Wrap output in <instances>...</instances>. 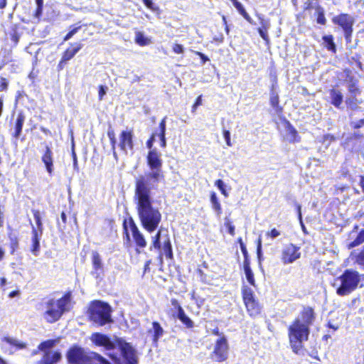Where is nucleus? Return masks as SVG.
I'll return each instance as SVG.
<instances>
[{
    "label": "nucleus",
    "mask_w": 364,
    "mask_h": 364,
    "mask_svg": "<svg viewBox=\"0 0 364 364\" xmlns=\"http://www.w3.org/2000/svg\"><path fill=\"white\" fill-rule=\"evenodd\" d=\"M146 161L150 171L135 178L133 201L141 226L151 233L156 230L162 218L159 209L154 206L152 191L165 176L161 154L157 149L149 150Z\"/></svg>",
    "instance_id": "nucleus-1"
},
{
    "label": "nucleus",
    "mask_w": 364,
    "mask_h": 364,
    "mask_svg": "<svg viewBox=\"0 0 364 364\" xmlns=\"http://www.w3.org/2000/svg\"><path fill=\"white\" fill-rule=\"evenodd\" d=\"M289 343L292 352L299 355H304L306 350L304 343L310 335V328L300 323L299 318H295L287 328Z\"/></svg>",
    "instance_id": "nucleus-2"
},
{
    "label": "nucleus",
    "mask_w": 364,
    "mask_h": 364,
    "mask_svg": "<svg viewBox=\"0 0 364 364\" xmlns=\"http://www.w3.org/2000/svg\"><path fill=\"white\" fill-rule=\"evenodd\" d=\"M72 292L68 291L64 294L55 300L50 299L46 303V310L43 313V317L49 323L58 321L65 311H69L68 306L70 304Z\"/></svg>",
    "instance_id": "nucleus-3"
},
{
    "label": "nucleus",
    "mask_w": 364,
    "mask_h": 364,
    "mask_svg": "<svg viewBox=\"0 0 364 364\" xmlns=\"http://www.w3.org/2000/svg\"><path fill=\"white\" fill-rule=\"evenodd\" d=\"M112 309L104 301L95 300L91 302L89 307V318L100 326L112 322Z\"/></svg>",
    "instance_id": "nucleus-4"
},
{
    "label": "nucleus",
    "mask_w": 364,
    "mask_h": 364,
    "mask_svg": "<svg viewBox=\"0 0 364 364\" xmlns=\"http://www.w3.org/2000/svg\"><path fill=\"white\" fill-rule=\"evenodd\" d=\"M338 279L341 284L336 289V294L343 296L350 294L358 287L360 274L356 270L347 269L338 277Z\"/></svg>",
    "instance_id": "nucleus-5"
},
{
    "label": "nucleus",
    "mask_w": 364,
    "mask_h": 364,
    "mask_svg": "<svg viewBox=\"0 0 364 364\" xmlns=\"http://www.w3.org/2000/svg\"><path fill=\"white\" fill-rule=\"evenodd\" d=\"M124 234L128 242L130 240L128 227L130 228L133 241L135 244V251L136 253L140 254L141 250H144L146 245L147 242L144 235L141 232L134 219L132 217L125 218L122 223Z\"/></svg>",
    "instance_id": "nucleus-6"
},
{
    "label": "nucleus",
    "mask_w": 364,
    "mask_h": 364,
    "mask_svg": "<svg viewBox=\"0 0 364 364\" xmlns=\"http://www.w3.org/2000/svg\"><path fill=\"white\" fill-rule=\"evenodd\" d=\"M331 21L334 25L343 30L346 43H350L355 23L353 16L347 13H341L333 16Z\"/></svg>",
    "instance_id": "nucleus-7"
},
{
    "label": "nucleus",
    "mask_w": 364,
    "mask_h": 364,
    "mask_svg": "<svg viewBox=\"0 0 364 364\" xmlns=\"http://www.w3.org/2000/svg\"><path fill=\"white\" fill-rule=\"evenodd\" d=\"M242 298L247 312L250 317L255 318L261 314L262 306L250 288L244 287L242 289Z\"/></svg>",
    "instance_id": "nucleus-8"
},
{
    "label": "nucleus",
    "mask_w": 364,
    "mask_h": 364,
    "mask_svg": "<svg viewBox=\"0 0 364 364\" xmlns=\"http://www.w3.org/2000/svg\"><path fill=\"white\" fill-rule=\"evenodd\" d=\"M229 344L225 336L219 337L215 343L213 350L211 352L210 359L217 363H223L228 360Z\"/></svg>",
    "instance_id": "nucleus-9"
},
{
    "label": "nucleus",
    "mask_w": 364,
    "mask_h": 364,
    "mask_svg": "<svg viewBox=\"0 0 364 364\" xmlns=\"http://www.w3.org/2000/svg\"><path fill=\"white\" fill-rule=\"evenodd\" d=\"M66 357L69 364H89L90 358L84 349L77 346L70 347L67 353Z\"/></svg>",
    "instance_id": "nucleus-10"
},
{
    "label": "nucleus",
    "mask_w": 364,
    "mask_h": 364,
    "mask_svg": "<svg viewBox=\"0 0 364 364\" xmlns=\"http://www.w3.org/2000/svg\"><path fill=\"white\" fill-rule=\"evenodd\" d=\"M161 230H159L156 235L151 237V245L150 247V250L154 248V250H160L162 248L166 257L168 259H172L173 258V254L171 240L168 237L164 241L163 245L161 246Z\"/></svg>",
    "instance_id": "nucleus-11"
},
{
    "label": "nucleus",
    "mask_w": 364,
    "mask_h": 364,
    "mask_svg": "<svg viewBox=\"0 0 364 364\" xmlns=\"http://www.w3.org/2000/svg\"><path fill=\"white\" fill-rule=\"evenodd\" d=\"M300 247L293 243H289L281 252V261L284 264H291L301 257Z\"/></svg>",
    "instance_id": "nucleus-12"
},
{
    "label": "nucleus",
    "mask_w": 364,
    "mask_h": 364,
    "mask_svg": "<svg viewBox=\"0 0 364 364\" xmlns=\"http://www.w3.org/2000/svg\"><path fill=\"white\" fill-rule=\"evenodd\" d=\"M117 344L119 346L123 358L126 360L127 364H136L137 358L135 350L130 343L126 342L122 338L117 340Z\"/></svg>",
    "instance_id": "nucleus-13"
},
{
    "label": "nucleus",
    "mask_w": 364,
    "mask_h": 364,
    "mask_svg": "<svg viewBox=\"0 0 364 364\" xmlns=\"http://www.w3.org/2000/svg\"><path fill=\"white\" fill-rule=\"evenodd\" d=\"M82 45L80 43L72 44L70 47L65 49L63 53L61 58L57 65L58 71L63 70L68 62L74 58V56L80 50Z\"/></svg>",
    "instance_id": "nucleus-14"
},
{
    "label": "nucleus",
    "mask_w": 364,
    "mask_h": 364,
    "mask_svg": "<svg viewBox=\"0 0 364 364\" xmlns=\"http://www.w3.org/2000/svg\"><path fill=\"white\" fill-rule=\"evenodd\" d=\"M118 146L121 151L127 154L128 150L134 149V133L132 129L122 130L119 136Z\"/></svg>",
    "instance_id": "nucleus-15"
},
{
    "label": "nucleus",
    "mask_w": 364,
    "mask_h": 364,
    "mask_svg": "<svg viewBox=\"0 0 364 364\" xmlns=\"http://www.w3.org/2000/svg\"><path fill=\"white\" fill-rule=\"evenodd\" d=\"M298 318L300 323L310 328L316 319V313L314 308L311 306H303Z\"/></svg>",
    "instance_id": "nucleus-16"
},
{
    "label": "nucleus",
    "mask_w": 364,
    "mask_h": 364,
    "mask_svg": "<svg viewBox=\"0 0 364 364\" xmlns=\"http://www.w3.org/2000/svg\"><path fill=\"white\" fill-rule=\"evenodd\" d=\"M92 341L96 346H103L107 350H113L115 348L114 343L110 341L109 338L100 333H93Z\"/></svg>",
    "instance_id": "nucleus-17"
},
{
    "label": "nucleus",
    "mask_w": 364,
    "mask_h": 364,
    "mask_svg": "<svg viewBox=\"0 0 364 364\" xmlns=\"http://www.w3.org/2000/svg\"><path fill=\"white\" fill-rule=\"evenodd\" d=\"M42 235L43 231L36 230L35 227H32L30 251L34 256H38L39 255L41 250L40 240Z\"/></svg>",
    "instance_id": "nucleus-18"
},
{
    "label": "nucleus",
    "mask_w": 364,
    "mask_h": 364,
    "mask_svg": "<svg viewBox=\"0 0 364 364\" xmlns=\"http://www.w3.org/2000/svg\"><path fill=\"white\" fill-rule=\"evenodd\" d=\"M91 262L92 265V274L96 275V277L103 274L104 265L101 255L97 251H92L91 255Z\"/></svg>",
    "instance_id": "nucleus-19"
},
{
    "label": "nucleus",
    "mask_w": 364,
    "mask_h": 364,
    "mask_svg": "<svg viewBox=\"0 0 364 364\" xmlns=\"http://www.w3.org/2000/svg\"><path fill=\"white\" fill-rule=\"evenodd\" d=\"M41 161L44 164L47 172L49 175H52L53 172V153L48 146H46L44 153L41 156Z\"/></svg>",
    "instance_id": "nucleus-20"
},
{
    "label": "nucleus",
    "mask_w": 364,
    "mask_h": 364,
    "mask_svg": "<svg viewBox=\"0 0 364 364\" xmlns=\"http://www.w3.org/2000/svg\"><path fill=\"white\" fill-rule=\"evenodd\" d=\"M61 353L58 351H46L37 364H55L61 360Z\"/></svg>",
    "instance_id": "nucleus-21"
},
{
    "label": "nucleus",
    "mask_w": 364,
    "mask_h": 364,
    "mask_svg": "<svg viewBox=\"0 0 364 364\" xmlns=\"http://www.w3.org/2000/svg\"><path fill=\"white\" fill-rule=\"evenodd\" d=\"M330 103L337 109H341L343 102V95L338 89L333 87L329 90Z\"/></svg>",
    "instance_id": "nucleus-22"
},
{
    "label": "nucleus",
    "mask_w": 364,
    "mask_h": 364,
    "mask_svg": "<svg viewBox=\"0 0 364 364\" xmlns=\"http://www.w3.org/2000/svg\"><path fill=\"white\" fill-rule=\"evenodd\" d=\"M345 73L347 75L348 85V90L349 95H360L361 90L358 85V80L355 78L353 76H350V70L349 69L345 70Z\"/></svg>",
    "instance_id": "nucleus-23"
},
{
    "label": "nucleus",
    "mask_w": 364,
    "mask_h": 364,
    "mask_svg": "<svg viewBox=\"0 0 364 364\" xmlns=\"http://www.w3.org/2000/svg\"><path fill=\"white\" fill-rule=\"evenodd\" d=\"M151 324L152 328L149 329L148 332L151 333L152 343L156 344L164 334V330L158 321H153Z\"/></svg>",
    "instance_id": "nucleus-24"
},
{
    "label": "nucleus",
    "mask_w": 364,
    "mask_h": 364,
    "mask_svg": "<svg viewBox=\"0 0 364 364\" xmlns=\"http://www.w3.org/2000/svg\"><path fill=\"white\" fill-rule=\"evenodd\" d=\"M282 124L284 125L288 134L290 136L289 141L291 143H295L300 141V136L298 134L297 130L294 127V126L290 123L289 120H287L285 117L282 119Z\"/></svg>",
    "instance_id": "nucleus-25"
},
{
    "label": "nucleus",
    "mask_w": 364,
    "mask_h": 364,
    "mask_svg": "<svg viewBox=\"0 0 364 364\" xmlns=\"http://www.w3.org/2000/svg\"><path fill=\"white\" fill-rule=\"evenodd\" d=\"M24 121V114L23 113V112H18L14 123V132L12 134V136L14 138L18 139L21 134Z\"/></svg>",
    "instance_id": "nucleus-26"
},
{
    "label": "nucleus",
    "mask_w": 364,
    "mask_h": 364,
    "mask_svg": "<svg viewBox=\"0 0 364 364\" xmlns=\"http://www.w3.org/2000/svg\"><path fill=\"white\" fill-rule=\"evenodd\" d=\"M8 239L10 254L15 255L19 247V238L16 233L10 232L8 233Z\"/></svg>",
    "instance_id": "nucleus-27"
},
{
    "label": "nucleus",
    "mask_w": 364,
    "mask_h": 364,
    "mask_svg": "<svg viewBox=\"0 0 364 364\" xmlns=\"http://www.w3.org/2000/svg\"><path fill=\"white\" fill-rule=\"evenodd\" d=\"M323 44L325 48L332 53L337 51L336 45L334 42V38L332 34L325 35L322 37Z\"/></svg>",
    "instance_id": "nucleus-28"
},
{
    "label": "nucleus",
    "mask_w": 364,
    "mask_h": 364,
    "mask_svg": "<svg viewBox=\"0 0 364 364\" xmlns=\"http://www.w3.org/2000/svg\"><path fill=\"white\" fill-rule=\"evenodd\" d=\"M358 95H349L348 97L346 98L345 102L347 108L350 110L356 111L359 108V105L362 103L361 100H358L357 98Z\"/></svg>",
    "instance_id": "nucleus-29"
},
{
    "label": "nucleus",
    "mask_w": 364,
    "mask_h": 364,
    "mask_svg": "<svg viewBox=\"0 0 364 364\" xmlns=\"http://www.w3.org/2000/svg\"><path fill=\"white\" fill-rule=\"evenodd\" d=\"M171 316L178 318L186 328L191 329L194 327V322L186 315L185 311L179 314H172Z\"/></svg>",
    "instance_id": "nucleus-30"
},
{
    "label": "nucleus",
    "mask_w": 364,
    "mask_h": 364,
    "mask_svg": "<svg viewBox=\"0 0 364 364\" xmlns=\"http://www.w3.org/2000/svg\"><path fill=\"white\" fill-rule=\"evenodd\" d=\"M364 140V135L360 132H355L345 139L344 143L355 146L357 142Z\"/></svg>",
    "instance_id": "nucleus-31"
},
{
    "label": "nucleus",
    "mask_w": 364,
    "mask_h": 364,
    "mask_svg": "<svg viewBox=\"0 0 364 364\" xmlns=\"http://www.w3.org/2000/svg\"><path fill=\"white\" fill-rule=\"evenodd\" d=\"M60 341V337L55 339H48L42 341L37 347V350L43 351L44 353L49 351V349L53 348Z\"/></svg>",
    "instance_id": "nucleus-32"
},
{
    "label": "nucleus",
    "mask_w": 364,
    "mask_h": 364,
    "mask_svg": "<svg viewBox=\"0 0 364 364\" xmlns=\"http://www.w3.org/2000/svg\"><path fill=\"white\" fill-rule=\"evenodd\" d=\"M2 341L9 344L12 347H14L16 350H21L27 347V344L26 343L20 341L10 336H4L2 338Z\"/></svg>",
    "instance_id": "nucleus-33"
},
{
    "label": "nucleus",
    "mask_w": 364,
    "mask_h": 364,
    "mask_svg": "<svg viewBox=\"0 0 364 364\" xmlns=\"http://www.w3.org/2000/svg\"><path fill=\"white\" fill-rule=\"evenodd\" d=\"M364 243V229H361L356 237L347 245L348 249L358 247Z\"/></svg>",
    "instance_id": "nucleus-34"
},
{
    "label": "nucleus",
    "mask_w": 364,
    "mask_h": 364,
    "mask_svg": "<svg viewBox=\"0 0 364 364\" xmlns=\"http://www.w3.org/2000/svg\"><path fill=\"white\" fill-rule=\"evenodd\" d=\"M270 105L275 109L278 114H282L283 107L279 105V97L278 94L272 92L269 99Z\"/></svg>",
    "instance_id": "nucleus-35"
},
{
    "label": "nucleus",
    "mask_w": 364,
    "mask_h": 364,
    "mask_svg": "<svg viewBox=\"0 0 364 364\" xmlns=\"http://www.w3.org/2000/svg\"><path fill=\"white\" fill-rule=\"evenodd\" d=\"M316 9V23L319 25L324 26L326 24L327 20L325 16V11L324 9L321 5H317L315 7Z\"/></svg>",
    "instance_id": "nucleus-36"
},
{
    "label": "nucleus",
    "mask_w": 364,
    "mask_h": 364,
    "mask_svg": "<svg viewBox=\"0 0 364 364\" xmlns=\"http://www.w3.org/2000/svg\"><path fill=\"white\" fill-rule=\"evenodd\" d=\"M107 136H108L109 140V143H110V145H111V149H112V151L113 156L117 159V151H116L117 139H116V136H115V132H114L113 129L109 128L108 129V131H107Z\"/></svg>",
    "instance_id": "nucleus-37"
},
{
    "label": "nucleus",
    "mask_w": 364,
    "mask_h": 364,
    "mask_svg": "<svg viewBox=\"0 0 364 364\" xmlns=\"http://www.w3.org/2000/svg\"><path fill=\"white\" fill-rule=\"evenodd\" d=\"M210 202L212 203L213 209L216 213V215L220 216L222 214L223 210L221 204L217 197V195L215 192H212L210 193Z\"/></svg>",
    "instance_id": "nucleus-38"
},
{
    "label": "nucleus",
    "mask_w": 364,
    "mask_h": 364,
    "mask_svg": "<svg viewBox=\"0 0 364 364\" xmlns=\"http://www.w3.org/2000/svg\"><path fill=\"white\" fill-rule=\"evenodd\" d=\"M261 27L258 28L257 31L259 33L260 36L262 38V39L265 41L266 44L269 43V38L268 36L267 30L269 28V23L262 20L261 21Z\"/></svg>",
    "instance_id": "nucleus-39"
},
{
    "label": "nucleus",
    "mask_w": 364,
    "mask_h": 364,
    "mask_svg": "<svg viewBox=\"0 0 364 364\" xmlns=\"http://www.w3.org/2000/svg\"><path fill=\"white\" fill-rule=\"evenodd\" d=\"M234 6L236 8L237 11L242 16V17L249 23H252V18L250 16L247 14V12L244 9L243 6L240 2H239L237 0H230Z\"/></svg>",
    "instance_id": "nucleus-40"
},
{
    "label": "nucleus",
    "mask_w": 364,
    "mask_h": 364,
    "mask_svg": "<svg viewBox=\"0 0 364 364\" xmlns=\"http://www.w3.org/2000/svg\"><path fill=\"white\" fill-rule=\"evenodd\" d=\"M134 41L140 46H145L151 43V40L144 36V33L141 31L136 32Z\"/></svg>",
    "instance_id": "nucleus-41"
},
{
    "label": "nucleus",
    "mask_w": 364,
    "mask_h": 364,
    "mask_svg": "<svg viewBox=\"0 0 364 364\" xmlns=\"http://www.w3.org/2000/svg\"><path fill=\"white\" fill-rule=\"evenodd\" d=\"M354 263L359 266V267L364 270V245L359 250V252L353 257Z\"/></svg>",
    "instance_id": "nucleus-42"
},
{
    "label": "nucleus",
    "mask_w": 364,
    "mask_h": 364,
    "mask_svg": "<svg viewBox=\"0 0 364 364\" xmlns=\"http://www.w3.org/2000/svg\"><path fill=\"white\" fill-rule=\"evenodd\" d=\"M31 212L33 213V218H34V220H35V222L36 224V230L43 231V222H42V219H41V213L40 210L38 209H33L31 210Z\"/></svg>",
    "instance_id": "nucleus-43"
},
{
    "label": "nucleus",
    "mask_w": 364,
    "mask_h": 364,
    "mask_svg": "<svg viewBox=\"0 0 364 364\" xmlns=\"http://www.w3.org/2000/svg\"><path fill=\"white\" fill-rule=\"evenodd\" d=\"M224 227L227 229V232L232 236L235 235V227L233 222L229 218H225Z\"/></svg>",
    "instance_id": "nucleus-44"
},
{
    "label": "nucleus",
    "mask_w": 364,
    "mask_h": 364,
    "mask_svg": "<svg viewBox=\"0 0 364 364\" xmlns=\"http://www.w3.org/2000/svg\"><path fill=\"white\" fill-rule=\"evenodd\" d=\"M90 358V360L92 359L97 362V364H111L106 358L97 353H92Z\"/></svg>",
    "instance_id": "nucleus-45"
},
{
    "label": "nucleus",
    "mask_w": 364,
    "mask_h": 364,
    "mask_svg": "<svg viewBox=\"0 0 364 364\" xmlns=\"http://www.w3.org/2000/svg\"><path fill=\"white\" fill-rule=\"evenodd\" d=\"M171 304L173 306V309L171 310L173 311V312L172 314H179L181 312L184 311V309L176 299H171Z\"/></svg>",
    "instance_id": "nucleus-46"
},
{
    "label": "nucleus",
    "mask_w": 364,
    "mask_h": 364,
    "mask_svg": "<svg viewBox=\"0 0 364 364\" xmlns=\"http://www.w3.org/2000/svg\"><path fill=\"white\" fill-rule=\"evenodd\" d=\"M37 7L34 11L33 16L36 18H40L43 14V0H36Z\"/></svg>",
    "instance_id": "nucleus-47"
},
{
    "label": "nucleus",
    "mask_w": 364,
    "mask_h": 364,
    "mask_svg": "<svg viewBox=\"0 0 364 364\" xmlns=\"http://www.w3.org/2000/svg\"><path fill=\"white\" fill-rule=\"evenodd\" d=\"M78 23L76 26H74L69 32L64 36L63 41H67L70 39L76 33L78 32L82 28V25Z\"/></svg>",
    "instance_id": "nucleus-48"
},
{
    "label": "nucleus",
    "mask_w": 364,
    "mask_h": 364,
    "mask_svg": "<svg viewBox=\"0 0 364 364\" xmlns=\"http://www.w3.org/2000/svg\"><path fill=\"white\" fill-rule=\"evenodd\" d=\"M215 186L220 190V193L225 196L228 197V193L225 189V186L222 179H218L215 182Z\"/></svg>",
    "instance_id": "nucleus-49"
},
{
    "label": "nucleus",
    "mask_w": 364,
    "mask_h": 364,
    "mask_svg": "<svg viewBox=\"0 0 364 364\" xmlns=\"http://www.w3.org/2000/svg\"><path fill=\"white\" fill-rule=\"evenodd\" d=\"M245 276L247 278V282L250 285L255 286V280L254 277V274L251 270V268L244 269Z\"/></svg>",
    "instance_id": "nucleus-50"
},
{
    "label": "nucleus",
    "mask_w": 364,
    "mask_h": 364,
    "mask_svg": "<svg viewBox=\"0 0 364 364\" xmlns=\"http://www.w3.org/2000/svg\"><path fill=\"white\" fill-rule=\"evenodd\" d=\"M9 84L7 78L0 76V92H6L9 89Z\"/></svg>",
    "instance_id": "nucleus-51"
},
{
    "label": "nucleus",
    "mask_w": 364,
    "mask_h": 364,
    "mask_svg": "<svg viewBox=\"0 0 364 364\" xmlns=\"http://www.w3.org/2000/svg\"><path fill=\"white\" fill-rule=\"evenodd\" d=\"M202 95H200L198 96V97L196 99L194 103L193 104L191 107V112L196 113L197 108L202 105Z\"/></svg>",
    "instance_id": "nucleus-52"
},
{
    "label": "nucleus",
    "mask_w": 364,
    "mask_h": 364,
    "mask_svg": "<svg viewBox=\"0 0 364 364\" xmlns=\"http://www.w3.org/2000/svg\"><path fill=\"white\" fill-rule=\"evenodd\" d=\"M60 218H61V223H58V227H59V228L65 230L66 228V224H67V215L64 211H63L60 213Z\"/></svg>",
    "instance_id": "nucleus-53"
},
{
    "label": "nucleus",
    "mask_w": 364,
    "mask_h": 364,
    "mask_svg": "<svg viewBox=\"0 0 364 364\" xmlns=\"http://www.w3.org/2000/svg\"><path fill=\"white\" fill-rule=\"evenodd\" d=\"M363 126H364V117L363 119H360L356 121V122L350 123V127L354 130L359 129L360 128L363 127Z\"/></svg>",
    "instance_id": "nucleus-54"
},
{
    "label": "nucleus",
    "mask_w": 364,
    "mask_h": 364,
    "mask_svg": "<svg viewBox=\"0 0 364 364\" xmlns=\"http://www.w3.org/2000/svg\"><path fill=\"white\" fill-rule=\"evenodd\" d=\"M281 235L280 231L276 228H272L270 231L266 233V236L269 238L274 239L279 237Z\"/></svg>",
    "instance_id": "nucleus-55"
},
{
    "label": "nucleus",
    "mask_w": 364,
    "mask_h": 364,
    "mask_svg": "<svg viewBox=\"0 0 364 364\" xmlns=\"http://www.w3.org/2000/svg\"><path fill=\"white\" fill-rule=\"evenodd\" d=\"M172 50L176 54H182L184 52V48L181 44L174 43L172 46Z\"/></svg>",
    "instance_id": "nucleus-56"
},
{
    "label": "nucleus",
    "mask_w": 364,
    "mask_h": 364,
    "mask_svg": "<svg viewBox=\"0 0 364 364\" xmlns=\"http://www.w3.org/2000/svg\"><path fill=\"white\" fill-rule=\"evenodd\" d=\"M107 87L106 86H104L102 85H100L98 86V99L99 100H102L104 98V96L106 94Z\"/></svg>",
    "instance_id": "nucleus-57"
},
{
    "label": "nucleus",
    "mask_w": 364,
    "mask_h": 364,
    "mask_svg": "<svg viewBox=\"0 0 364 364\" xmlns=\"http://www.w3.org/2000/svg\"><path fill=\"white\" fill-rule=\"evenodd\" d=\"M223 137L225 138L227 146H232V142L230 140V132L229 130L223 129Z\"/></svg>",
    "instance_id": "nucleus-58"
},
{
    "label": "nucleus",
    "mask_w": 364,
    "mask_h": 364,
    "mask_svg": "<svg viewBox=\"0 0 364 364\" xmlns=\"http://www.w3.org/2000/svg\"><path fill=\"white\" fill-rule=\"evenodd\" d=\"M191 52H193L195 55H198L200 58L202 64H205L206 62L210 60L208 57L201 52L196 50H191Z\"/></svg>",
    "instance_id": "nucleus-59"
},
{
    "label": "nucleus",
    "mask_w": 364,
    "mask_h": 364,
    "mask_svg": "<svg viewBox=\"0 0 364 364\" xmlns=\"http://www.w3.org/2000/svg\"><path fill=\"white\" fill-rule=\"evenodd\" d=\"M10 39L13 42L14 46H16L19 42L20 35L16 31H14L10 35Z\"/></svg>",
    "instance_id": "nucleus-60"
},
{
    "label": "nucleus",
    "mask_w": 364,
    "mask_h": 364,
    "mask_svg": "<svg viewBox=\"0 0 364 364\" xmlns=\"http://www.w3.org/2000/svg\"><path fill=\"white\" fill-rule=\"evenodd\" d=\"M166 117H164L159 122V134H166Z\"/></svg>",
    "instance_id": "nucleus-61"
},
{
    "label": "nucleus",
    "mask_w": 364,
    "mask_h": 364,
    "mask_svg": "<svg viewBox=\"0 0 364 364\" xmlns=\"http://www.w3.org/2000/svg\"><path fill=\"white\" fill-rule=\"evenodd\" d=\"M144 5L151 11H156L159 9L158 6H155L151 0H142Z\"/></svg>",
    "instance_id": "nucleus-62"
},
{
    "label": "nucleus",
    "mask_w": 364,
    "mask_h": 364,
    "mask_svg": "<svg viewBox=\"0 0 364 364\" xmlns=\"http://www.w3.org/2000/svg\"><path fill=\"white\" fill-rule=\"evenodd\" d=\"M155 141V134H152L146 142V146L149 150L154 149L153 145Z\"/></svg>",
    "instance_id": "nucleus-63"
},
{
    "label": "nucleus",
    "mask_w": 364,
    "mask_h": 364,
    "mask_svg": "<svg viewBox=\"0 0 364 364\" xmlns=\"http://www.w3.org/2000/svg\"><path fill=\"white\" fill-rule=\"evenodd\" d=\"M72 156H73V168L75 170L78 171L79 168H78V164H77V158L76 154L74 151V150L73 151Z\"/></svg>",
    "instance_id": "nucleus-64"
}]
</instances>
